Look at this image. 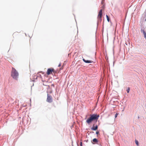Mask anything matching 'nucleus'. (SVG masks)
<instances>
[{"mask_svg":"<svg viewBox=\"0 0 146 146\" xmlns=\"http://www.w3.org/2000/svg\"><path fill=\"white\" fill-rule=\"evenodd\" d=\"M99 117V115L93 114L90 115V117L86 120V122L88 124L91 123L94 120H97Z\"/></svg>","mask_w":146,"mask_h":146,"instance_id":"nucleus-1","label":"nucleus"},{"mask_svg":"<svg viewBox=\"0 0 146 146\" xmlns=\"http://www.w3.org/2000/svg\"><path fill=\"white\" fill-rule=\"evenodd\" d=\"M19 74L16 69L12 67L11 71V76L14 79L17 80L18 78Z\"/></svg>","mask_w":146,"mask_h":146,"instance_id":"nucleus-2","label":"nucleus"},{"mask_svg":"<svg viewBox=\"0 0 146 146\" xmlns=\"http://www.w3.org/2000/svg\"><path fill=\"white\" fill-rule=\"evenodd\" d=\"M54 69L53 68H48L46 72V74L49 75L51 74L52 72H54Z\"/></svg>","mask_w":146,"mask_h":146,"instance_id":"nucleus-3","label":"nucleus"},{"mask_svg":"<svg viewBox=\"0 0 146 146\" xmlns=\"http://www.w3.org/2000/svg\"><path fill=\"white\" fill-rule=\"evenodd\" d=\"M102 10L101 9L100 10L98 14V19L99 20H101L102 19Z\"/></svg>","mask_w":146,"mask_h":146,"instance_id":"nucleus-4","label":"nucleus"},{"mask_svg":"<svg viewBox=\"0 0 146 146\" xmlns=\"http://www.w3.org/2000/svg\"><path fill=\"white\" fill-rule=\"evenodd\" d=\"M46 101L47 102L49 103H51L52 101V97L51 96H50L48 94H47V98L46 100Z\"/></svg>","mask_w":146,"mask_h":146,"instance_id":"nucleus-5","label":"nucleus"},{"mask_svg":"<svg viewBox=\"0 0 146 146\" xmlns=\"http://www.w3.org/2000/svg\"><path fill=\"white\" fill-rule=\"evenodd\" d=\"M141 32L143 33L144 35V37L146 39V33L145 31L143 29H141Z\"/></svg>","mask_w":146,"mask_h":146,"instance_id":"nucleus-6","label":"nucleus"},{"mask_svg":"<svg viewBox=\"0 0 146 146\" xmlns=\"http://www.w3.org/2000/svg\"><path fill=\"white\" fill-rule=\"evenodd\" d=\"M83 60L86 63H92V60H86L84 58L83 59Z\"/></svg>","mask_w":146,"mask_h":146,"instance_id":"nucleus-7","label":"nucleus"},{"mask_svg":"<svg viewBox=\"0 0 146 146\" xmlns=\"http://www.w3.org/2000/svg\"><path fill=\"white\" fill-rule=\"evenodd\" d=\"M98 128V126L97 125H96L95 127H93L91 128V129L93 130H96Z\"/></svg>","mask_w":146,"mask_h":146,"instance_id":"nucleus-8","label":"nucleus"},{"mask_svg":"<svg viewBox=\"0 0 146 146\" xmlns=\"http://www.w3.org/2000/svg\"><path fill=\"white\" fill-rule=\"evenodd\" d=\"M93 141L94 143H96L98 142V141L96 139L94 138L93 139Z\"/></svg>","mask_w":146,"mask_h":146,"instance_id":"nucleus-9","label":"nucleus"},{"mask_svg":"<svg viewBox=\"0 0 146 146\" xmlns=\"http://www.w3.org/2000/svg\"><path fill=\"white\" fill-rule=\"evenodd\" d=\"M106 18H107V20L108 21V22H109L110 21V18H109L108 16L107 15H106Z\"/></svg>","mask_w":146,"mask_h":146,"instance_id":"nucleus-10","label":"nucleus"},{"mask_svg":"<svg viewBox=\"0 0 146 146\" xmlns=\"http://www.w3.org/2000/svg\"><path fill=\"white\" fill-rule=\"evenodd\" d=\"M135 143L137 145H139V143L138 141H137L136 140H135Z\"/></svg>","mask_w":146,"mask_h":146,"instance_id":"nucleus-11","label":"nucleus"},{"mask_svg":"<svg viewBox=\"0 0 146 146\" xmlns=\"http://www.w3.org/2000/svg\"><path fill=\"white\" fill-rule=\"evenodd\" d=\"M129 88H128L127 89V92L128 93H129Z\"/></svg>","mask_w":146,"mask_h":146,"instance_id":"nucleus-12","label":"nucleus"},{"mask_svg":"<svg viewBox=\"0 0 146 146\" xmlns=\"http://www.w3.org/2000/svg\"><path fill=\"white\" fill-rule=\"evenodd\" d=\"M117 115H118V113H116L115 114V118H116V117H117Z\"/></svg>","mask_w":146,"mask_h":146,"instance_id":"nucleus-13","label":"nucleus"},{"mask_svg":"<svg viewBox=\"0 0 146 146\" xmlns=\"http://www.w3.org/2000/svg\"><path fill=\"white\" fill-rule=\"evenodd\" d=\"M99 133V132L98 131H97L96 132V134H98Z\"/></svg>","mask_w":146,"mask_h":146,"instance_id":"nucleus-14","label":"nucleus"},{"mask_svg":"<svg viewBox=\"0 0 146 146\" xmlns=\"http://www.w3.org/2000/svg\"><path fill=\"white\" fill-rule=\"evenodd\" d=\"M61 64H60H60H59L58 65V67H60V66H61Z\"/></svg>","mask_w":146,"mask_h":146,"instance_id":"nucleus-15","label":"nucleus"},{"mask_svg":"<svg viewBox=\"0 0 146 146\" xmlns=\"http://www.w3.org/2000/svg\"><path fill=\"white\" fill-rule=\"evenodd\" d=\"M85 55H86V56H87V57H89V56H88V55H86V54H85Z\"/></svg>","mask_w":146,"mask_h":146,"instance_id":"nucleus-16","label":"nucleus"},{"mask_svg":"<svg viewBox=\"0 0 146 146\" xmlns=\"http://www.w3.org/2000/svg\"><path fill=\"white\" fill-rule=\"evenodd\" d=\"M15 33H14L13 34V36L15 34Z\"/></svg>","mask_w":146,"mask_h":146,"instance_id":"nucleus-17","label":"nucleus"},{"mask_svg":"<svg viewBox=\"0 0 146 146\" xmlns=\"http://www.w3.org/2000/svg\"><path fill=\"white\" fill-rule=\"evenodd\" d=\"M82 143H81V146H82Z\"/></svg>","mask_w":146,"mask_h":146,"instance_id":"nucleus-18","label":"nucleus"}]
</instances>
